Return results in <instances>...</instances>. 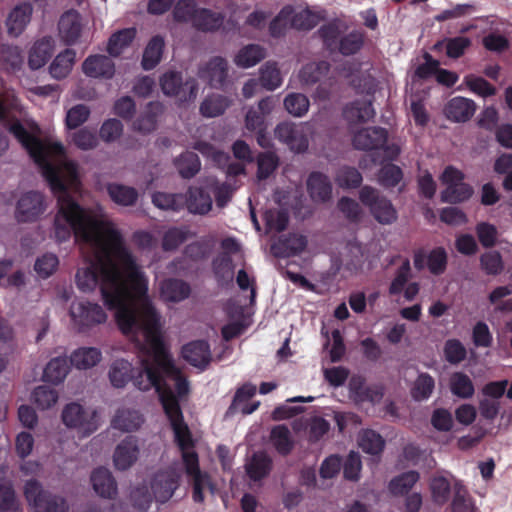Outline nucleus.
I'll list each match as a JSON object with an SVG mask.
<instances>
[{
    "instance_id": "obj_11",
    "label": "nucleus",
    "mask_w": 512,
    "mask_h": 512,
    "mask_svg": "<svg viewBox=\"0 0 512 512\" xmlns=\"http://www.w3.org/2000/svg\"><path fill=\"white\" fill-rule=\"evenodd\" d=\"M441 180L446 189L441 193V200L447 203L465 201L472 195V188L463 182V174L452 166H448L442 173Z\"/></svg>"
},
{
    "instance_id": "obj_55",
    "label": "nucleus",
    "mask_w": 512,
    "mask_h": 512,
    "mask_svg": "<svg viewBox=\"0 0 512 512\" xmlns=\"http://www.w3.org/2000/svg\"><path fill=\"white\" fill-rule=\"evenodd\" d=\"M271 441L276 450L285 455L293 446L290 430L285 425H278L271 431Z\"/></svg>"
},
{
    "instance_id": "obj_35",
    "label": "nucleus",
    "mask_w": 512,
    "mask_h": 512,
    "mask_svg": "<svg viewBox=\"0 0 512 512\" xmlns=\"http://www.w3.org/2000/svg\"><path fill=\"white\" fill-rule=\"evenodd\" d=\"M512 294L509 286H498L489 294V302L493 305V315L508 314L512 312V298H507Z\"/></svg>"
},
{
    "instance_id": "obj_36",
    "label": "nucleus",
    "mask_w": 512,
    "mask_h": 512,
    "mask_svg": "<svg viewBox=\"0 0 512 512\" xmlns=\"http://www.w3.org/2000/svg\"><path fill=\"white\" fill-rule=\"evenodd\" d=\"M224 17L221 13L211 11L205 8H198L194 15L193 26L202 31H213L220 28Z\"/></svg>"
},
{
    "instance_id": "obj_40",
    "label": "nucleus",
    "mask_w": 512,
    "mask_h": 512,
    "mask_svg": "<svg viewBox=\"0 0 512 512\" xmlns=\"http://www.w3.org/2000/svg\"><path fill=\"white\" fill-rule=\"evenodd\" d=\"M230 103L227 97L220 94H212L203 100L200 112L207 118L217 117L225 112Z\"/></svg>"
},
{
    "instance_id": "obj_58",
    "label": "nucleus",
    "mask_w": 512,
    "mask_h": 512,
    "mask_svg": "<svg viewBox=\"0 0 512 512\" xmlns=\"http://www.w3.org/2000/svg\"><path fill=\"white\" fill-rule=\"evenodd\" d=\"M59 259L53 253H45L39 256L34 264V270L42 279L49 278L58 268Z\"/></svg>"
},
{
    "instance_id": "obj_52",
    "label": "nucleus",
    "mask_w": 512,
    "mask_h": 512,
    "mask_svg": "<svg viewBox=\"0 0 512 512\" xmlns=\"http://www.w3.org/2000/svg\"><path fill=\"white\" fill-rule=\"evenodd\" d=\"M152 202L159 209L179 211L185 205V196L182 194L157 192L153 194Z\"/></svg>"
},
{
    "instance_id": "obj_42",
    "label": "nucleus",
    "mask_w": 512,
    "mask_h": 512,
    "mask_svg": "<svg viewBox=\"0 0 512 512\" xmlns=\"http://www.w3.org/2000/svg\"><path fill=\"white\" fill-rule=\"evenodd\" d=\"M135 36V28H126L114 33L108 42V53L113 57L119 56L130 45Z\"/></svg>"
},
{
    "instance_id": "obj_26",
    "label": "nucleus",
    "mask_w": 512,
    "mask_h": 512,
    "mask_svg": "<svg viewBox=\"0 0 512 512\" xmlns=\"http://www.w3.org/2000/svg\"><path fill=\"white\" fill-rule=\"evenodd\" d=\"M55 41L51 36H45L37 40L29 53L28 63L31 69L36 70L43 67L51 58Z\"/></svg>"
},
{
    "instance_id": "obj_2",
    "label": "nucleus",
    "mask_w": 512,
    "mask_h": 512,
    "mask_svg": "<svg viewBox=\"0 0 512 512\" xmlns=\"http://www.w3.org/2000/svg\"><path fill=\"white\" fill-rule=\"evenodd\" d=\"M151 310L148 308V312ZM160 314H151L140 329V340L149 349V357L142 360V372L134 379V386L141 391L152 388L159 395L164 412L170 422L175 442L179 447L186 473L192 485V497L202 503L215 488L205 472L200 471L198 455L194 451L191 432L184 422L179 398L186 395L189 384L175 366L162 337Z\"/></svg>"
},
{
    "instance_id": "obj_13",
    "label": "nucleus",
    "mask_w": 512,
    "mask_h": 512,
    "mask_svg": "<svg viewBox=\"0 0 512 512\" xmlns=\"http://www.w3.org/2000/svg\"><path fill=\"white\" fill-rule=\"evenodd\" d=\"M373 88H369L367 96L363 99H356L347 104L343 109V117L352 127L357 124L366 123L374 118L375 110L373 108V99L371 93Z\"/></svg>"
},
{
    "instance_id": "obj_29",
    "label": "nucleus",
    "mask_w": 512,
    "mask_h": 512,
    "mask_svg": "<svg viewBox=\"0 0 512 512\" xmlns=\"http://www.w3.org/2000/svg\"><path fill=\"white\" fill-rule=\"evenodd\" d=\"M163 112V105L160 102H150L145 107V110L133 122V129L146 134L155 130L157 126L158 117Z\"/></svg>"
},
{
    "instance_id": "obj_8",
    "label": "nucleus",
    "mask_w": 512,
    "mask_h": 512,
    "mask_svg": "<svg viewBox=\"0 0 512 512\" xmlns=\"http://www.w3.org/2000/svg\"><path fill=\"white\" fill-rule=\"evenodd\" d=\"M311 133L312 127L309 123L282 122L275 128V137L296 153L304 152L308 148Z\"/></svg>"
},
{
    "instance_id": "obj_14",
    "label": "nucleus",
    "mask_w": 512,
    "mask_h": 512,
    "mask_svg": "<svg viewBox=\"0 0 512 512\" xmlns=\"http://www.w3.org/2000/svg\"><path fill=\"white\" fill-rule=\"evenodd\" d=\"M139 445L138 439L134 436H128L123 439L115 448L113 462L118 470H127L138 459Z\"/></svg>"
},
{
    "instance_id": "obj_46",
    "label": "nucleus",
    "mask_w": 512,
    "mask_h": 512,
    "mask_svg": "<svg viewBox=\"0 0 512 512\" xmlns=\"http://www.w3.org/2000/svg\"><path fill=\"white\" fill-rule=\"evenodd\" d=\"M450 389L455 396L463 399L471 398L475 392L472 380L462 372H456L451 376Z\"/></svg>"
},
{
    "instance_id": "obj_28",
    "label": "nucleus",
    "mask_w": 512,
    "mask_h": 512,
    "mask_svg": "<svg viewBox=\"0 0 512 512\" xmlns=\"http://www.w3.org/2000/svg\"><path fill=\"white\" fill-rule=\"evenodd\" d=\"M475 112L474 101L464 97L452 98L445 107L448 119L454 122H466Z\"/></svg>"
},
{
    "instance_id": "obj_1",
    "label": "nucleus",
    "mask_w": 512,
    "mask_h": 512,
    "mask_svg": "<svg viewBox=\"0 0 512 512\" xmlns=\"http://www.w3.org/2000/svg\"><path fill=\"white\" fill-rule=\"evenodd\" d=\"M57 197L54 237L59 243L75 237L84 258L77 270V288L85 293L99 287L108 309L115 310L120 330L139 348L140 368L136 375L130 361L114 360L108 378L115 388H124L142 372V360L149 357L148 347L140 340V329L151 314H159L148 297V279L136 257L127 248L121 233L102 208H82L70 195L78 185V174H42Z\"/></svg>"
},
{
    "instance_id": "obj_4",
    "label": "nucleus",
    "mask_w": 512,
    "mask_h": 512,
    "mask_svg": "<svg viewBox=\"0 0 512 512\" xmlns=\"http://www.w3.org/2000/svg\"><path fill=\"white\" fill-rule=\"evenodd\" d=\"M325 17V11L318 7L310 8L306 3L284 6L270 23V33L279 37L287 28L310 30Z\"/></svg>"
},
{
    "instance_id": "obj_21",
    "label": "nucleus",
    "mask_w": 512,
    "mask_h": 512,
    "mask_svg": "<svg viewBox=\"0 0 512 512\" xmlns=\"http://www.w3.org/2000/svg\"><path fill=\"white\" fill-rule=\"evenodd\" d=\"M274 108L273 97L263 98L256 106H251L245 116V127L249 131L265 128V118Z\"/></svg>"
},
{
    "instance_id": "obj_15",
    "label": "nucleus",
    "mask_w": 512,
    "mask_h": 512,
    "mask_svg": "<svg viewBox=\"0 0 512 512\" xmlns=\"http://www.w3.org/2000/svg\"><path fill=\"white\" fill-rule=\"evenodd\" d=\"M33 8L30 3H20L16 5L6 18V28L9 36H20L31 21Z\"/></svg>"
},
{
    "instance_id": "obj_45",
    "label": "nucleus",
    "mask_w": 512,
    "mask_h": 512,
    "mask_svg": "<svg viewBox=\"0 0 512 512\" xmlns=\"http://www.w3.org/2000/svg\"><path fill=\"white\" fill-rule=\"evenodd\" d=\"M213 271L221 285L228 284L234 277V265L230 255L222 253L213 261Z\"/></svg>"
},
{
    "instance_id": "obj_34",
    "label": "nucleus",
    "mask_w": 512,
    "mask_h": 512,
    "mask_svg": "<svg viewBox=\"0 0 512 512\" xmlns=\"http://www.w3.org/2000/svg\"><path fill=\"white\" fill-rule=\"evenodd\" d=\"M76 53L72 49H65L59 53L52 61L49 67V72L54 79L61 80L70 73L72 70Z\"/></svg>"
},
{
    "instance_id": "obj_3",
    "label": "nucleus",
    "mask_w": 512,
    "mask_h": 512,
    "mask_svg": "<svg viewBox=\"0 0 512 512\" xmlns=\"http://www.w3.org/2000/svg\"><path fill=\"white\" fill-rule=\"evenodd\" d=\"M182 469L175 464L166 470L158 471L150 483L151 492L146 486L136 487L131 492V500L140 511H146L153 498L160 503L168 501L179 485Z\"/></svg>"
},
{
    "instance_id": "obj_38",
    "label": "nucleus",
    "mask_w": 512,
    "mask_h": 512,
    "mask_svg": "<svg viewBox=\"0 0 512 512\" xmlns=\"http://www.w3.org/2000/svg\"><path fill=\"white\" fill-rule=\"evenodd\" d=\"M110 198L118 205L132 206L138 199V192L135 188L112 183L107 186Z\"/></svg>"
},
{
    "instance_id": "obj_10",
    "label": "nucleus",
    "mask_w": 512,
    "mask_h": 512,
    "mask_svg": "<svg viewBox=\"0 0 512 512\" xmlns=\"http://www.w3.org/2000/svg\"><path fill=\"white\" fill-rule=\"evenodd\" d=\"M47 209L45 196L39 191H27L22 193L15 207V219L19 223L35 222Z\"/></svg>"
},
{
    "instance_id": "obj_16",
    "label": "nucleus",
    "mask_w": 512,
    "mask_h": 512,
    "mask_svg": "<svg viewBox=\"0 0 512 512\" xmlns=\"http://www.w3.org/2000/svg\"><path fill=\"white\" fill-rule=\"evenodd\" d=\"M206 178L201 180L199 187H190L185 197V204L193 214H207L212 208V198L209 189L205 187Z\"/></svg>"
},
{
    "instance_id": "obj_20",
    "label": "nucleus",
    "mask_w": 512,
    "mask_h": 512,
    "mask_svg": "<svg viewBox=\"0 0 512 512\" xmlns=\"http://www.w3.org/2000/svg\"><path fill=\"white\" fill-rule=\"evenodd\" d=\"M181 353L189 364L200 370H204L211 361L209 344L203 340L193 341L184 345Z\"/></svg>"
},
{
    "instance_id": "obj_5",
    "label": "nucleus",
    "mask_w": 512,
    "mask_h": 512,
    "mask_svg": "<svg viewBox=\"0 0 512 512\" xmlns=\"http://www.w3.org/2000/svg\"><path fill=\"white\" fill-rule=\"evenodd\" d=\"M61 418L67 428L76 430L82 437L91 435L99 427L97 411L78 402L68 403L62 410Z\"/></svg>"
},
{
    "instance_id": "obj_24",
    "label": "nucleus",
    "mask_w": 512,
    "mask_h": 512,
    "mask_svg": "<svg viewBox=\"0 0 512 512\" xmlns=\"http://www.w3.org/2000/svg\"><path fill=\"white\" fill-rule=\"evenodd\" d=\"M307 246V239L300 234H289L280 238L271 246V251L276 257H289L300 254Z\"/></svg>"
},
{
    "instance_id": "obj_61",
    "label": "nucleus",
    "mask_w": 512,
    "mask_h": 512,
    "mask_svg": "<svg viewBox=\"0 0 512 512\" xmlns=\"http://www.w3.org/2000/svg\"><path fill=\"white\" fill-rule=\"evenodd\" d=\"M434 379L427 373H421L412 388V396L417 401L426 400L434 389Z\"/></svg>"
},
{
    "instance_id": "obj_39",
    "label": "nucleus",
    "mask_w": 512,
    "mask_h": 512,
    "mask_svg": "<svg viewBox=\"0 0 512 512\" xmlns=\"http://www.w3.org/2000/svg\"><path fill=\"white\" fill-rule=\"evenodd\" d=\"M174 164L181 177L185 179L194 177L201 168L198 155L190 151L182 153L175 159Z\"/></svg>"
},
{
    "instance_id": "obj_53",
    "label": "nucleus",
    "mask_w": 512,
    "mask_h": 512,
    "mask_svg": "<svg viewBox=\"0 0 512 512\" xmlns=\"http://www.w3.org/2000/svg\"><path fill=\"white\" fill-rule=\"evenodd\" d=\"M419 474L416 471L405 472L395 478L389 483V490L394 495H403L418 481Z\"/></svg>"
},
{
    "instance_id": "obj_22",
    "label": "nucleus",
    "mask_w": 512,
    "mask_h": 512,
    "mask_svg": "<svg viewBox=\"0 0 512 512\" xmlns=\"http://www.w3.org/2000/svg\"><path fill=\"white\" fill-rule=\"evenodd\" d=\"M227 61L222 57H214L199 69V77L207 80L210 86L220 88L227 77Z\"/></svg>"
},
{
    "instance_id": "obj_60",
    "label": "nucleus",
    "mask_w": 512,
    "mask_h": 512,
    "mask_svg": "<svg viewBox=\"0 0 512 512\" xmlns=\"http://www.w3.org/2000/svg\"><path fill=\"white\" fill-rule=\"evenodd\" d=\"M309 100L302 93L288 94L284 99V106L288 113L301 117L307 113L309 109Z\"/></svg>"
},
{
    "instance_id": "obj_31",
    "label": "nucleus",
    "mask_w": 512,
    "mask_h": 512,
    "mask_svg": "<svg viewBox=\"0 0 512 512\" xmlns=\"http://www.w3.org/2000/svg\"><path fill=\"white\" fill-rule=\"evenodd\" d=\"M143 421V416L139 411L121 408L116 411V414L111 421V426L122 432H132L139 429Z\"/></svg>"
},
{
    "instance_id": "obj_33",
    "label": "nucleus",
    "mask_w": 512,
    "mask_h": 512,
    "mask_svg": "<svg viewBox=\"0 0 512 512\" xmlns=\"http://www.w3.org/2000/svg\"><path fill=\"white\" fill-rule=\"evenodd\" d=\"M70 366L64 356L52 358L44 368L43 380L52 384L62 383L68 375Z\"/></svg>"
},
{
    "instance_id": "obj_49",
    "label": "nucleus",
    "mask_w": 512,
    "mask_h": 512,
    "mask_svg": "<svg viewBox=\"0 0 512 512\" xmlns=\"http://www.w3.org/2000/svg\"><path fill=\"white\" fill-rule=\"evenodd\" d=\"M191 237L187 227H171L163 235L162 248L165 251L175 250Z\"/></svg>"
},
{
    "instance_id": "obj_64",
    "label": "nucleus",
    "mask_w": 512,
    "mask_h": 512,
    "mask_svg": "<svg viewBox=\"0 0 512 512\" xmlns=\"http://www.w3.org/2000/svg\"><path fill=\"white\" fill-rule=\"evenodd\" d=\"M475 507L460 483L455 484V494L452 501V512H474Z\"/></svg>"
},
{
    "instance_id": "obj_9",
    "label": "nucleus",
    "mask_w": 512,
    "mask_h": 512,
    "mask_svg": "<svg viewBox=\"0 0 512 512\" xmlns=\"http://www.w3.org/2000/svg\"><path fill=\"white\" fill-rule=\"evenodd\" d=\"M359 197L361 202L369 207L371 214L379 223L391 224L397 219V212L392 203L381 196L375 188L362 187Z\"/></svg>"
},
{
    "instance_id": "obj_37",
    "label": "nucleus",
    "mask_w": 512,
    "mask_h": 512,
    "mask_svg": "<svg viewBox=\"0 0 512 512\" xmlns=\"http://www.w3.org/2000/svg\"><path fill=\"white\" fill-rule=\"evenodd\" d=\"M265 58V50L260 45L249 44L239 50L235 64L241 68H250Z\"/></svg>"
},
{
    "instance_id": "obj_44",
    "label": "nucleus",
    "mask_w": 512,
    "mask_h": 512,
    "mask_svg": "<svg viewBox=\"0 0 512 512\" xmlns=\"http://www.w3.org/2000/svg\"><path fill=\"white\" fill-rule=\"evenodd\" d=\"M205 187L209 189L210 193L213 192L218 207L223 208L230 201L233 187L229 181L219 183L213 176L206 177Z\"/></svg>"
},
{
    "instance_id": "obj_41",
    "label": "nucleus",
    "mask_w": 512,
    "mask_h": 512,
    "mask_svg": "<svg viewBox=\"0 0 512 512\" xmlns=\"http://www.w3.org/2000/svg\"><path fill=\"white\" fill-rule=\"evenodd\" d=\"M270 469L271 459L263 452L254 453L246 463L247 474L254 481L265 477Z\"/></svg>"
},
{
    "instance_id": "obj_57",
    "label": "nucleus",
    "mask_w": 512,
    "mask_h": 512,
    "mask_svg": "<svg viewBox=\"0 0 512 512\" xmlns=\"http://www.w3.org/2000/svg\"><path fill=\"white\" fill-rule=\"evenodd\" d=\"M32 401L39 409L46 410L57 403L58 393L48 386H38L32 393Z\"/></svg>"
},
{
    "instance_id": "obj_51",
    "label": "nucleus",
    "mask_w": 512,
    "mask_h": 512,
    "mask_svg": "<svg viewBox=\"0 0 512 512\" xmlns=\"http://www.w3.org/2000/svg\"><path fill=\"white\" fill-rule=\"evenodd\" d=\"M329 64L326 61H319L306 64L300 71V79L305 84H315L327 74Z\"/></svg>"
},
{
    "instance_id": "obj_63",
    "label": "nucleus",
    "mask_w": 512,
    "mask_h": 512,
    "mask_svg": "<svg viewBox=\"0 0 512 512\" xmlns=\"http://www.w3.org/2000/svg\"><path fill=\"white\" fill-rule=\"evenodd\" d=\"M402 170L397 165L388 163L382 166L379 171L378 180L379 183L386 187H395L402 179Z\"/></svg>"
},
{
    "instance_id": "obj_27",
    "label": "nucleus",
    "mask_w": 512,
    "mask_h": 512,
    "mask_svg": "<svg viewBox=\"0 0 512 512\" xmlns=\"http://www.w3.org/2000/svg\"><path fill=\"white\" fill-rule=\"evenodd\" d=\"M415 267L421 269L426 264L432 274H442L447 265V253L444 248L437 247L429 252L427 256L424 254H416L414 258Z\"/></svg>"
},
{
    "instance_id": "obj_43",
    "label": "nucleus",
    "mask_w": 512,
    "mask_h": 512,
    "mask_svg": "<svg viewBox=\"0 0 512 512\" xmlns=\"http://www.w3.org/2000/svg\"><path fill=\"white\" fill-rule=\"evenodd\" d=\"M164 48V40L160 36L153 37L147 44L142 58V67L145 70H151L157 66L161 60Z\"/></svg>"
},
{
    "instance_id": "obj_62",
    "label": "nucleus",
    "mask_w": 512,
    "mask_h": 512,
    "mask_svg": "<svg viewBox=\"0 0 512 512\" xmlns=\"http://www.w3.org/2000/svg\"><path fill=\"white\" fill-rule=\"evenodd\" d=\"M90 116V109L84 104H77L71 107L65 118V124L68 129H76L87 121Z\"/></svg>"
},
{
    "instance_id": "obj_17",
    "label": "nucleus",
    "mask_w": 512,
    "mask_h": 512,
    "mask_svg": "<svg viewBox=\"0 0 512 512\" xmlns=\"http://www.w3.org/2000/svg\"><path fill=\"white\" fill-rule=\"evenodd\" d=\"M387 131L381 127L365 128L357 131L352 139L359 150H378L387 141Z\"/></svg>"
},
{
    "instance_id": "obj_48",
    "label": "nucleus",
    "mask_w": 512,
    "mask_h": 512,
    "mask_svg": "<svg viewBox=\"0 0 512 512\" xmlns=\"http://www.w3.org/2000/svg\"><path fill=\"white\" fill-rule=\"evenodd\" d=\"M358 444L364 452L376 455L383 450L384 440L377 432L367 429L359 433Z\"/></svg>"
},
{
    "instance_id": "obj_54",
    "label": "nucleus",
    "mask_w": 512,
    "mask_h": 512,
    "mask_svg": "<svg viewBox=\"0 0 512 512\" xmlns=\"http://www.w3.org/2000/svg\"><path fill=\"white\" fill-rule=\"evenodd\" d=\"M312 401H314V397H312V396H308V397L296 396V397L289 398V399H287L286 404L278 406L274 409V411L272 413V417L274 420H284V419L291 418V417L299 414L300 412H302V408L290 406L289 403H305V402H312Z\"/></svg>"
},
{
    "instance_id": "obj_25",
    "label": "nucleus",
    "mask_w": 512,
    "mask_h": 512,
    "mask_svg": "<svg viewBox=\"0 0 512 512\" xmlns=\"http://www.w3.org/2000/svg\"><path fill=\"white\" fill-rule=\"evenodd\" d=\"M307 190L314 202L323 203L331 198L332 184L326 175L313 172L307 179Z\"/></svg>"
},
{
    "instance_id": "obj_12",
    "label": "nucleus",
    "mask_w": 512,
    "mask_h": 512,
    "mask_svg": "<svg viewBox=\"0 0 512 512\" xmlns=\"http://www.w3.org/2000/svg\"><path fill=\"white\" fill-rule=\"evenodd\" d=\"M162 92L167 96H180L181 100L188 101L196 98L198 86L193 78L183 82L181 73L169 71L160 78Z\"/></svg>"
},
{
    "instance_id": "obj_30",
    "label": "nucleus",
    "mask_w": 512,
    "mask_h": 512,
    "mask_svg": "<svg viewBox=\"0 0 512 512\" xmlns=\"http://www.w3.org/2000/svg\"><path fill=\"white\" fill-rule=\"evenodd\" d=\"M69 359L77 370H88L102 360V352L96 347H80L71 353Z\"/></svg>"
},
{
    "instance_id": "obj_32",
    "label": "nucleus",
    "mask_w": 512,
    "mask_h": 512,
    "mask_svg": "<svg viewBox=\"0 0 512 512\" xmlns=\"http://www.w3.org/2000/svg\"><path fill=\"white\" fill-rule=\"evenodd\" d=\"M160 294L166 302H180L190 295V286L182 280L167 279L160 285Z\"/></svg>"
},
{
    "instance_id": "obj_19",
    "label": "nucleus",
    "mask_w": 512,
    "mask_h": 512,
    "mask_svg": "<svg viewBox=\"0 0 512 512\" xmlns=\"http://www.w3.org/2000/svg\"><path fill=\"white\" fill-rule=\"evenodd\" d=\"M83 73L92 78L110 79L115 73V64L105 55H91L82 64Z\"/></svg>"
},
{
    "instance_id": "obj_47",
    "label": "nucleus",
    "mask_w": 512,
    "mask_h": 512,
    "mask_svg": "<svg viewBox=\"0 0 512 512\" xmlns=\"http://www.w3.org/2000/svg\"><path fill=\"white\" fill-rule=\"evenodd\" d=\"M346 253L341 258L342 265L349 271H357L364 263V251L357 242H349L345 248Z\"/></svg>"
},
{
    "instance_id": "obj_56",
    "label": "nucleus",
    "mask_w": 512,
    "mask_h": 512,
    "mask_svg": "<svg viewBox=\"0 0 512 512\" xmlns=\"http://www.w3.org/2000/svg\"><path fill=\"white\" fill-rule=\"evenodd\" d=\"M261 85L270 91L278 88L282 83V77L275 63L267 62L260 69Z\"/></svg>"
},
{
    "instance_id": "obj_6",
    "label": "nucleus",
    "mask_w": 512,
    "mask_h": 512,
    "mask_svg": "<svg viewBox=\"0 0 512 512\" xmlns=\"http://www.w3.org/2000/svg\"><path fill=\"white\" fill-rule=\"evenodd\" d=\"M24 495L34 512H68L66 500L43 489L35 479L25 483Z\"/></svg>"
},
{
    "instance_id": "obj_7",
    "label": "nucleus",
    "mask_w": 512,
    "mask_h": 512,
    "mask_svg": "<svg viewBox=\"0 0 512 512\" xmlns=\"http://www.w3.org/2000/svg\"><path fill=\"white\" fill-rule=\"evenodd\" d=\"M69 315L74 328L81 333L104 324L108 317L100 304L85 300L73 301Z\"/></svg>"
},
{
    "instance_id": "obj_50",
    "label": "nucleus",
    "mask_w": 512,
    "mask_h": 512,
    "mask_svg": "<svg viewBox=\"0 0 512 512\" xmlns=\"http://www.w3.org/2000/svg\"><path fill=\"white\" fill-rule=\"evenodd\" d=\"M365 34L359 30H353L342 36L337 46L339 52L345 56L357 53L363 46Z\"/></svg>"
},
{
    "instance_id": "obj_18",
    "label": "nucleus",
    "mask_w": 512,
    "mask_h": 512,
    "mask_svg": "<svg viewBox=\"0 0 512 512\" xmlns=\"http://www.w3.org/2000/svg\"><path fill=\"white\" fill-rule=\"evenodd\" d=\"M82 28L81 16L78 11L73 9L66 11L58 22L59 36L67 45L77 42Z\"/></svg>"
},
{
    "instance_id": "obj_59",
    "label": "nucleus",
    "mask_w": 512,
    "mask_h": 512,
    "mask_svg": "<svg viewBox=\"0 0 512 512\" xmlns=\"http://www.w3.org/2000/svg\"><path fill=\"white\" fill-rule=\"evenodd\" d=\"M430 489L435 503L442 505L448 501L451 484L445 476L439 475L433 477L430 483Z\"/></svg>"
},
{
    "instance_id": "obj_23",
    "label": "nucleus",
    "mask_w": 512,
    "mask_h": 512,
    "mask_svg": "<svg viewBox=\"0 0 512 512\" xmlns=\"http://www.w3.org/2000/svg\"><path fill=\"white\" fill-rule=\"evenodd\" d=\"M93 489L102 498L112 499L117 494V484L107 468H96L90 477Z\"/></svg>"
}]
</instances>
